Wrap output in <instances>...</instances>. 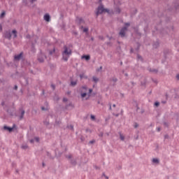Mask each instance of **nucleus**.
Returning <instances> with one entry per match:
<instances>
[{
	"mask_svg": "<svg viewBox=\"0 0 179 179\" xmlns=\"http://www.w3.org/2000/svg\"><path fill=\"white\" fill-rule=\"evenodd\" d=\"M64 51L62 52V57L64 61H68L71 55H72V50L67 46H64Z\"/></svg>",
	"mask_w": 179,
	"mask_h": 179,
	"instance_id": "obj_1",
	"label": "nucleus"
},
{
	"mask_svg": "<svg viewBox=\"0 0 179 179\" xmlns=\"http://www.w3.org/2000/svg\"><path fill=\"white\" fill-rule=\"evenodd\" d=\"M108 13V10L105 9L104 7L101 5L98 7L97 12H96V16H99V15H101V13Z\"/></svg>",
	"mask_w": 179,
	"mask_h": 179,
	"instance_id": "obj_2",
	"label": "nucleus"
},
{
	"mask_svg": "<svg viewBox=\"0 0 179 179\" xmlns=\"http://www.w3.org/2000/svg\"><path fill=\"white\" fill-rule=\"evenodd\" d=\"M128 27H129V23H126L125 27H123L120 32L121 37L125 36V31L127 30Z\"/></svg>",
	"mask_w": 179,
	"mask_h": 179,
	"instance_id": "obj_3",
	"label": "nucleus"
},
{
	"mask_svg": "<svg viewBox=\"0 0 179 179\" xmlns=\"http://www.w3.org/2000/svg\"><path fill=\"white\" fill-rule=\"evenodd\" d=\"M87 92V87H83L82 88V94H81V97L82 99H85V97H86V96H87V93H86Z\"/></svg>",
	"mask_w": 179,
	"mask_h": 179,
	"instance_id": "obj_4",
	"label": "nucleus"
},
{
	"mask_svg": "<svg viewBox=\"0 0 179 179\" xmlns=\"http://www.w3.org/2000/svg\"><path fill=\"white\" fill-rule=\"evenodd\" d=\"M51 17H50V15L48 14H45L44 15V20H45L46 22H50Z\"/></svg>",
	"mask_w": 179,
	"mask_h": 179,
	"instance_id": "obj_5",
	"label": "nucleus"
},
{
	"mask_svg": "<svg viewBox=\"0 0 179 179\" xmlns=\"http://www.w3.org/2000/svg\"><path fill=\"white\" fill-rule=\"evenodd\" d=\"M22 55H23V53H20V55H15V59H16L17 61H19V59L22 58Z\"/></svg>",
	"mask_w": 179,
	"mask_h": 179,
	"instance_id": "obj_6",
	"label": "nucleus"
},
{
	"mask_svg": "<svg viewBox=\"0 0 179 179\" xmlns=\"http://www.w3.org/2000/svg\"><path fill=\"white\" fill-rule=\"evenodd\" d=\"M82 59H85L86 61H89L90 59V55H83L82 56Z\"/></svg>",
	"mask_w": 179,
	"mask_h": 179,
	"instance_id": "obj_7",
	"label": "nucleus"
},
{
	"mask_svg": "<svg viewBox=\"0 0 179 179\" xmlns=\"http://www.w3.org/2000/svg\"><path fill=\"white\" fill-rule=\"evenodd\" d=\"M5 37L6 38H10V37H12V36L10 35V32L6 31V34H5Z\"/></svg>",
	"mask_w": 179,
	"mask_h": 179,
	"instance_id": "obj_8",
	"label": "nucleus"
},
{
	"mask_svg": "<svg viewBox=\"0 0 179 179\" xmlns=\"http://www.w3.org/2000/svg\"><path fill=\"white\" fill-rule=\"evenodd\" d=\"M3 129H7V131H8L9 132H12V131L13 130V128H10L6 126H4Z\"/></svg>",
	"mask_w": 179,
	"mask_h": 179,
	"instance_id": "obj_9",
	"label": "nucleus"
},
{
	"mask_svg": "<svg viewBox=\"0 0 179 179\" xmlns=\"http://www.w3.org/2000/svg\"><path fill=\"white\" fill-rule=\"evenodd\" d=\"M80 79H83V78L87 79V76H85V74H80Z\"/></svg>",
	"mask_w": 179,
	"mask_h": 179,
	"instance_id": "obj_10",
	"label": "nucleus"
},
{
	"mask_svg": "<svg viewBox=\"0 0 179 179\" xmlns=\"http://www.w3.org/2000/svg\"><path fill=\"white\" fill-rule=\"evenodd\" d=\"M93 80L95 82V83H97V82H99V78L96 77H93Z\"/></svg>",
	"mask_w": 179,
	"mask_h": 179,
	"instance_id": "obj_11",
	"label": "nucleus"
},
{
	"mask_svg": "<svg viewBox=\"0 0 179 179\" xmlns=\"http://www.w3.org/2000/svg\"><path fill=\"white\" fill-rule=\"evenodd\" d=\"M152 162L153 163H159V159L155 158V159H152Z\"/></svg>",
	"mask_w": 179,
	"mask_h": 179,
	"instance_id": "obj_12",
	"label": "nucleus"
},
{
	"mask_svg": "<svg viewBox=\"0 0 179 179\" xmlns=\"http://www.w3.org/2000/svg\"><path fill=\"white\" fill-rule=\"evenodd\" d=\"M24 115V110H22V115L20 117V120H22V118H23V116Z\"/></svg>",
	"mask_w": 179,
	"mask_h": 179,
	"instance_id": "obj_13",
	"label": "nucleus"
},
{
	"mask_svg": "<svg viewBox=\"0 0 179 179\" xmlns=\"http://www.w3.org/2000/svg\"><path fill=\"white\" fill-rule=\"evenodd\" d=\"M83 31H84V33H87V31H89V29L84 28Z\"/></svg>",
	"mask_w": 179,
	"mask_h": 179,
	"instance_id": "obj_14",
	"label": "nucleus"
},
{
	"mask_svg": "<svg viewBox=\"0 0 179 179\" xmlns=\"http://www.w3.org/2000/svg\"><path fill=\"white\" fill-rule=\"evenodd\" d=\"M92 92H93V90L92 89H90L89 92H88V97H90V94L92 93Z\"/></svg>",
	"mask_w": 179,
	"mask_h": 179,
	"instance_id": "obj_15",
	"label": "nucleus"
},
{
	"mask_svg": "<svg viewBox=\"0 0 179 179\" xmlns=\"http://www.w3.org/2000/svg\"><path fill=\"white\" fill-rule=\"evenodd\" d=\"M6 13L5 11L2 12L1 14V17H3V16H5Z\"/></svg>",
	"mask_w": 179,
	"mask_h": 179,
	"instance_id": "obj_16",
	"label": "nucleus"
},
{
	"mask_svg": "<svg viewBox=\"0 0 179 179\" xmlns=\"http://www.w3.org/2000/svg\"><path fill=\"white\" fill-rule=\"evenodd\" d=\"M13 34H14V37H17V35H16V30H13Z\"/></svg>",
	"mask_w": 179,
	"mask_h": 179,
	"instance_id": "obj_17",
	"label": "nucleus"
},
{
	"mask_svg": "<svg viewBox=\"0 0 179 179\" xmlns=\"http://www.w3.org/2000/svg\"><path fill=\"white\" fill-rule=\"evenodd\" d=\"M71 85H72V86L76 85V82L72 81V82H71Z\"/></svg>",
	"mask_w": 179,
	"mask_h": 179,
	"instance_id": "obj_18",
	"label": "nucleus"
},
{
	"mask_svg": "<svg viewBox=\"0 0 179 179\" xmlns=\"http://www.w3.org/2000/svg\"><path fill=\"white\" fill-rule=\"evenodd\" d=\"M120 139H121V141H124V137L122 134H120Z\"/></svg>",
	"mask_w": 179,
	"mask_h": 179,
	"instance_id": "obj_19",
	"label": "nucleus"
},
{
	"mask_svg": "<svg viewBox=\"0 0 179 179\" xmlns=\"http://www.w3.org/2000/svg\"><path fill=\"white\" fill-rule=\"evenodd\" d=\"M34 141H36V142H38L40 141V138H38V137H36L34 138Z\"/></svg>",
	"mask_w": 179,
	"mask_h": 179,
	"instance_id": "obj_20",
	"label": "nucleus"
},
{
	"mask_svg": "<svg viewBox=\"0 0 179 179\" xmlns=\"http://www.w3.org/2000/svg\"><path fill=\"white\" fill-rule=\"evenodd\" d=\"M160 103L159 102H155V106H156L157 107L159 106Z\"/></svg>",
	"mask_w": 179,
	"mask_h": 179,
	"instance_id": "obj_21",
	"label": "nucleus"
},
{
	"mask_svg": "<svg viewBox=\"0 0 179 179\" xmlns=\"http://www.w3.org/2000/svg\"><path fill=\"white\" fill-rule=\"evenodd\" d=\"M91 119H92V120H95V119H96V117H94V115H91Z\"/></svg>",
	"mask_w": 179,
	"mask_h": 179,
	"instance_id": "obj_22",
	"label": "nucleus"
},
{
	"mask_svg": "<svg viewBox=\"0 0 179 179\" xmlns=\"http://www.w3.org/2000/svg\"><path fill=\"white\" fill-rule=\"evenodd\" d=\"M63 101H68V99L64 98V99H63Z\"/></svg>",
	"mask_w": 179,
	"mask_h": 179,
	"instance_id": "obj_23",
	"label": "nucleus"
},
{
	"mask_svg": "<svg viewBox=\"0 0 179 179\" xmlns=\"http://www.w3.org/2000/svg\"><path fill=\"white\" fill-rule=\"evenodd\" d=\"M37 0H31V3H33L34 2H36Z\"/></svg>",
	"mask_w": 179,
	"mask_h": 179,
	"instance_id": "obj_24",
	"label": "nucleus"
},
{
	"mask_svg": "<svg viewBox=\"0 0 179 179\" xmlns=\"http://www.w3.org/2000/svg\"><path fill=\"white\" fill-rule=\"evenodd\" d=\"M38 61L41 62H43L44 60L38 58Z\"/></svg>",
	"mask_w": 179,
	"mask_h": 179,
	"instance_id": "obj_25",
	"label": "nucleus"
},
{
	"mask_svg": "<svg viewBox=\"0 0 179 179\" xmlns=\"http://www.w3.org/2000/svg\"><path fill=\"white\" fill-rule=\"evenodd\" d=\"M120 8H117V13H120Z\"/></svg>",
	"mask_w": 179,
	"mask_h": 179,
	"instance_id": "obj_26",
	"label": "nucleus"
},
{
	"mask_svg": "<svg viewBox=\"0 0 179 179\" xmlns=\"http://www.w3.org/2000/svg\"><path fill=\"white\" fill-rule=\"evenodd\" d=\"M51 86H52V88L53 90H54V89H55V86H54V85H52Z\"/></svg>",
	"mask_w": 179,
	"mask_h": 179,
	"instance_id": "obj_27",
	"label": "nucleus"
},
{
	"mask_svg": "<svg viewBox=\"0 0 179 179\" xmlns=\"http://www.w3.org/2000/svg\"><path fill=\"white\" fill-rule=\"evenodd\" d=\"M177 80H179V74L176 76Z\"/></svg>",
	"mask_w": 179,
	"mask_h": 179,
	"instance_id": "obj_28",
	"label": "nucleus"
},
{
	"mask_svg": "<svg viewBox=\"0 0 179 179\" xmlns=\"http://www.w3.org/2000/svg\"><path fill=\"white\" fill-rule=\"evenodd\" d=\"M41 110H43V111H44V110H45V108L42 107V108H41Z\"/></svg>",
	"mask_w": 179,
	"mask_h": 179,
	"instance_id": "obj_29",
	"label": "nucleus"
},
{
	"mask_svg": "<svg viewBox=\"0 0 179 179\" xmlns=\"http://www.w3.org/2000/svg\"><path fill=\"white\" fill-rule=\"evenodd\" d=\"M0 30H1V31L2 30V25H1V24H0Z\"/></svg>",
	"mask_w": 179,
	"mask_h": 179,
	"instance_id": "obj_30",
	"label": "nucleus"
},
{
	"mask_svg": "<svg viewBox=\"0 0 179 179\" xmlns=\"http://www.w3.org/2000/svg\"><path fill=\"white\" fill-rule=\"evenodd\" d=\"M15 90H17V85L15 86Z\"/></svg>",
	"mask_w": 179,
	"mask_h": 179,
	"instance_id": "obj_31",
	"label": "nucleus"
},
{
	"mask_svg": "<svg viewBox=\"0 0 179 179\" xmlns=\"http://www.w3.org/2000/svg\"><path fill=\"white\" fill-rule=\"evenodd\" d=\"M30 142L31 143H33V142H34V140H31Z\"/></svg>",
	"mask_w": 179,
	"mask_h": 179,
	"instance_id": "obj_32",
	"label": "nucleus"
},
{
	"mask_svg": "<svg viewBox=\"0 0 179 179\" xmlns=\"http://www.w3.org/2000/svg\"><path fill=\"white\" fill-rule=\"evenodd\" d=\"M138 59H141V56H138Z\"/></svg>",
	"mask_w": 179,
	"mask_h": 179,
	"instance_id": "obj_33",
	"label": "nucleus"
},
{
	"mask_svg": "<svg viewBox=\"0 0 179 179\" xmlns=\"http://www.w3.org/2000/svg\"><path fill=\"white\" fill-rule=\"evenodd\" d=\"M90 143H94V141H90Z\"/></svg>",
	"mask_w": 179,
	"mask_h": 179,
	"instance_id": "obj_34",
	"label": "nucleus"
},
{
	"mask_svg": "<svg viewBox=\"0 0 179 179\" xmlns=\"http://www.w3.org/2000/svg\"><path fill=\"white\" fill-rule=\"evenodd\" d=\"M103 176H105V178H106V179H108V178L107 176H106L104 174H103Z\"/></svg>",
	"mask_w": 179,
	"mask_h": 179,
	"instance_id": "obj_35",
	"label": "nucleus"
},
{
	"mask_svg": "<svg viewBox=\"0 0 179 179\" xmlns=\"http://www.w3.org/2000/svg\"><path fill=\"white\" fill-rule=\"evenodd\" d=\"M100 69H103V66H101V67H100Z\"/></svg>",
	"mask_w": 179,
	"mask_h": 179,
	"instance_id": "obj_36",
	"label": "nucleus"
},
{
	"mask_svg": "<svg viewBox=\"0 0 179 179\" xmlns=\"http://www.w3.org/2000/svg\"><path fill=\"white\" fill-rule=\"evenodd\" d=\"M113 107H115V104H113Z\"/></svg>",
	"mask_w": 179,
	"mask_h": 179,
	"instance_id": "obj_37",
	"label": "nucleus"
},
{
	"mask_svg": "<svg viewBox=\"0 0 179 179\" xmlns=\"http://www.w3.org/2000/svg\"><path fill=\"white\" fill-rule=\"evenodd\" d=\"M71 129H73V127H71Z\"/></svg>",
	"mask_w": 179,
	"mask_h": 179,
	"instance_id": "obj_38",
	"label": "nucleus"
},
{
	"mask_svg": "<svg viewBox=\"0 0 179 179\" xmlns=\"http://www.w3.org/2000/svg\"><path fill=\"white\" fill-rule=\"evenodd\" d=\"M158 131H160V128H158Z\"/></svg>",
	"mask_w": 179,
	"mask_h": 179,
	"instance_id": "obj_39",
	"label": "nucleus"
},
{
	"mask_svg": "<svg viewBox=\"0 0 179 179\" xmlns=\"http://www.w3.org/2000/svg\"><path fill=\"white\" fill-rule=\"evenodd\" d=\"M110 110H111V106H110Z\"/></svg>",
	"mask_w": 179,
	"mask_h": 179,
	"instance_id": "obj_40",
	"label": "nucleus"
},
{
	"mask_svg": "<svg viewBox=\"0 0 179 179\" xmlns=\"http://www.w3.org/2000/svg\"><path fill=\"white\" fill-rule=\"evenodd\" d=\"M100 2H101V0H99Z\"/></svg>",
	"mask_w": 179,
	"mask_h": 179,
	"instance_id": "obj_41",
	"label": "nucleus"
},
{
	"mask_svg": "<svg viewBox=\"0 0 179 179\" xmlns=\"http://www.w3.org/2000/svg\"><path fill=\"white\" fill-rule=\"evenodd\" d=\"M162 103H166V102H162Z\"/></svg>",
	"mask_w": 179,
	"mask_h": 179,
	"instance_id": "obj_42",
	"label": "nucleus"
}]
</instances>
